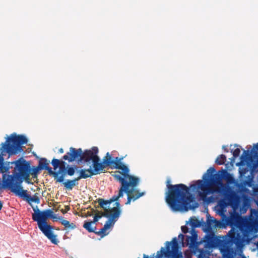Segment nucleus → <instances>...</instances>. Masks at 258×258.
<instances>
[{
	"label": "nucleus",
	"instance_id": "nucleus-1",
	"mask_svg": "<svg viewBox=\"0 0 258 258\" xmlns=\"http://www.w3.org/2000/svg\"><path fill=\"white\" fill-rule=\"evenodd\" d=\"M170 182L169 179L166 182L168 191L166 192L165 199L170 210L173 212L187 211L193 201L189 188L182 183L172 185Z\"/></svg>",
	"mask_w": 258,
	"mask_h": 258
},
{
	"label": "nucleus",
	"instance_id": "nucleus-2",
	"mask_svg": "<svg viewBox=\"0 0 258 258\" xmlns=\"http://www.w3.org/2000/svg\"><path fill=\"white\" fill-rule=\"evenodd\" d=\"M216 170L214 167H210L207 172L203 175V180H198L197 183L190 185V188L192 191L200 189L199 195L203 197L208 192V188L214 185H221L222 179H225L229 176V173L226 170L219 171L215 173Z\"/></svg>",
	"mask_w": 258,
	"mask_h": 258
},
{
	"label": "nucleus",
	"instance_id": "nucleus-3",
	"mask_svg": "<svg viewBox=\"0 0 258 258\" xmlns=\"http://www.w3.org/2000/svg\"><path fill=\"white\" fill-rule=\"evenodd\" d=\"M32 208L34 211L32 219L37 222L39 229L52 243L57 244L59 241L57 238V235L53 231V227L47 223V219L52 217L53 211L51 209L41 211L37 206Z\"/></svg>",
	"mask_w": 258,
	"mask_h": 258
},
{
	"label": "nucleus",
	"instance_id": "nucleus-4",
	"mask_svg": "<svg viewBox=\"0 0 258 258\" xmlns=\"http://www.w3.org/2000/svg\"><path fill=\"white\" fill-rule=\"evenodd\" d=\"M221 241L220 249L223 258H234L235 251L233 245L238 246L241 243L240 234L233 228L227 234V236ZM242 258H246L243 256Z\"/></svg>",
	"mask_w": 258,
	"mask_h": 258
},
{
	"label": "nucleus",
	"instance_id": "nucleus-5",
	"mask_svg": "<svg viewBox=\"0 0 258 258\" xmlns=\"http://www.w3.org/2000/svg\"><path fill=\"white\" fill-rule=\"evenodd\" d=\"M28 140L23 135H16L12 134L10 137H8L4 143L0 145V151L4 156L8 154L9 156L16 154L23 151L21 145L27 144Z\"/></svg>",
	"mask_w": 258,
	"mask_h": 258
},
{
	"label": "nucleus",
	"instance_id": "nucleus-6",
	"mask_svg": "<svg viewBox=\"0 0 258 258\" xmlns=\"http://www.w3.org/2000/svg\"><path fill=\"white\" fill-rule=\"evenodd\" d=\"M12 164H14L15 167L13 173L8 176L7 179H4L3 182H15V180L20 177L30 174V164L22 158L12 162Z\"/></svg>",
	"mask_w": 258,
	"mask_h": 258
},
{
	"label": "nucleus",
	"instance_id": "nucleus-7",
	"mask_svg": "<svg viewBox=\"0 0 258 258\" xmlns=\"http://www.w3.org/2000/svg\"><path fill=\"white\" fill-rule=\"evenodd\" d=\"M247 164L252 171L258 169V143L254 144L253 149L244 150L240 157V161L236 164L237 166H243Z\"/></svg>",
	"mask_w": 258,
	"mask_h": 258
},
{
	"label": "nucleus",
	"instance_id": "nucleus-8",
	"mask_svg": "<svg viewBox=\"0 0 258 258\" xmlns=\"http://www.w3.org/2000/svg\"><path fill=\"white\" fill-rule=\"evenodd\" d=\"M241 201V196L234 191L226 194L224 198L218 202L220 208L219 214L221 216H225L224 212L226 211L225 209L228 206H230L233 210L238 209L239 204Z\"/></svg>",
	"mask_w": 258,
	"mask_h": 258
},
{
	"label": "nucleus",
	"instance_id": "nucleus-9",
	"mask_svg": "<svg viewBox=\"0 0 258 258\" xmlns=\"http://www.w3.org/2000/svg\"><path fill=\"white\" fill-rule=\"evenodd\" d=\"M114 161L110 159H103V162H100L99 157H96L92 161V166L87 169V171L91 175H95L104 172L106 166L113 164Z\"/></svg>",
	"mask_w": 258,
	"mask_h": 258
},
{
	"label": "nucleus",
	"instance_id": "nucleus-10",
	"mask_svg": "<svg viewBox=\"0 0 258 258\" xmlns=\"http://www.w3.org/2000/svg\"><path fill=\"white\" fill-rule=\"evenodd\" d=\"M115 178L120 183L119 188L128 190V187L135 188L140 182V178L136 176H130V179H126L123 176L114 175Z\"/></svg>",
	"mask_w": 258,
	"mask_h": 258
},
{
	"label": "nucleus",
	"instance_id": "nucleus-11",
	"mask_svg": "<svg viewBox=\"0 0 258 258\" xmlns=\"http://www.w3.org/2000/svg\"><path fill=\"white\" fill-rule=\"evenodd\" d=\"M3 187L9 188L11 191L16 194V195L19 196L21 198H24L27 201L29 197H30V195L27 193V190L23 189L22 185L20 187H18L15 182H3Z\"/></svg>",
	"mask_w": 258,
	"mask_h": 258
},
{
	"label": "nucleus",
	"instance_id": "nucleus-12",
	"mask_svg": "<svg viewBox=\"0 0 258 258\" xmlns=\"http://www.w3.org/2000/svg\"><path fill=\"white\" fill-rule=\"evenodd\" d=\"M257 227H258V211L251 209L248 221L244 226V232L245 233H248Z\"/></svg>",
	"mask_w": 258,
	"mask_h": 258
},
{
	"label": "nucleus",
	"instance_id": "nucleus-13",
	"mask_svg": "<svg viewBox=\"0 0 258 258\" xmlns=\"http://www.w3.org/2000/svg\"><path fill=\"white\" fill-rule=\"evenodd\" d=\"M82 155V150L81 148L76 149L73 147H71L69 152L63 156V159L68 160L69 162H73L76 160L81 161Z\"/></svg>",
	"mask_w": 258,
	"mask_h": 258
},
{
	"label": "nucleus",
	"instance_id": "nucleus-14",
	"mask_svg": "<svg viewBox=\"0 0 258 258\" xmlns=\"http://www.w3.org/2000/svg\"><path fill=\"white\" fill-rule=\"evenodd\" d=\"M128 192L129 191L127 190L119 188L118 194L112 196L109 200L105 201L102 199H99V205L105 210H106L108 205L110 204L112 202L117 201L120 198L123 197L124 192Z\"/></svg>",
	"mask_w": 258,
	"mask_h": 258
},
{
	"label": "nucleus",
	"instance_id": "nucleus-15",
	"mask_svg": "<svg viewBox=\"0 0 258 258\" xmlns=\"http://www.w3.org/2000/svg\"><path fill=\"white\" fill-rule=\"evenodd\" d=\"M240 214L238 212V209L235 210H233V212L231 214L229 217L222 216L223 218H225V223L227 225L231 227L236 226L239 221L241 218Z\"/></svg>",
	"mask_w": 258,
	"mask_h": 258
},
{
	"label": "nucleus",
	"instance_id": "nucleus-16",
	"mask_svg": "<svg viewBox=\"0 0 258 258\" xmlns=\"http://www.w3.org/2000/svg\"><path fill=\"white\" fill-rule=\"evenodd\" d=\"M204 237L205 247H214L220 241L214 233L210 231Z\"/></svg>",
	"mask_w": 258,
	"mask_h": 258
},
{
	"label": "nucleus",
	"instance_id": "nucleus-17",
	"mask_svg": "<svg viewBox=\"0 0 258 258\" xmlns=\"http://www.w3.org/2000/svg\"><path fill=\"white\" fill-rule=\"evenodd\" d=\"M98 148L96 147H93L91 150H85L84 152H82L81 161H84L86 162H90L91 160L93 161L96 157H98Z\"/></svg>",
	"mask_w": 258,
	"mask_h": 258
},
{
	"label": "nucleus",
	"instance_id": "nucleus-18",
	"mask_svg": "<svg viewBox=\"0 0 258 258\" xmlns=\"http://www.w3.org/2000/svg\"><path fill=\"white\" fill-rule=\"evenodd\" d=\"M112 213L109 215L107 213H104L102 214V216L105 217H108V219L106 221L108 223H110L112 226L115 224V222L117 220L118 218L120 217L121 210H119L117 208H112L111 209Z\"/></svg>",
	"mask_w": 258,
	"mask_h": 258
},
{
	"label": "nucleus",
	"instance_id": "nucleus-19",
	"mask_svg": "<svg viewBox=\"0 0 258 258\" xmlns=\"http://www.w3.org/2000/svg\"><path fill=\"white\" fill-rule=\"evenodd\" d=\"M68 167H66L64 164H61L59 167V170L57 172H54L52 170V175L56 178V181L58 182H63L64 179V176L67 174V170Z\"/></svg>",
	"mask_w": 258,
	"mask_h": 258
},
{
	"label": "nucleus",
	"instance_id": "nucleus-20",
	"mask_svg": "<svg viewBox=\"0 0 258 258\" xmlns=\"http://www.w3.org/2000/svg\"><path fill=\"white\" fill-rule=\"evenodd\" d=\"M242 197V201L239 204V206L238 208V212L240 214H243L246 212L250 206L249 204V200L248 198L243 195L241 196Z\"/></svg>",
	"mask_w": 258,
	"mask_h": 258
},
{
	"label": "nucleus",
	"instance_id": "nucleus-21",
	"mask_svg": "<svg viewBox=\"0 0 258 258\" xmlns=\"http://www.w3.org/2000/svg\"><path fill=\"white\" fill-rule=\"evenodd\" d=\"M127 190L129 191L128 192H125L127 195V201L125 203L126 205L130 204L132 200L135 201V200H137L138 199H139V198L141 197L142 196H144L145 194V192H142L138 193V194H136L135 195L132 196V195L133 194L134 191H136L134 189V188L131 187V188H130V187H128Z\"/></svg>",
	"mask_w": 258,
	"mask_h": 258
},
{
	"label": "nucleus",
	"instance_id": "nucleus-22",
	"mask_svg": "<svg viewBox=\"0 0 258 258\" xmlns=\"http://www.w3.org/2000/svg\"><path fill=\"white\" fill-rule=\"evenodd\" d=\"M49 161H48L47 159L41 158L39 160L38 165L37 166L40 170H46L48 171L50 175H52V169L51 167H49Z\"/></svg>",
	"mask_w": 258,
	"mask_h": 258
},
{
	"label": "nucleus",
	"instance_id": "nucleus-23",
	"mask_svg": "<svg viewBox=\"0 0 258 258\" xmlns=\"http://www.w3.org/2000/svg\"><path fill=\"white\" fill-rule=\"evenodd\" d=\"M220 224L219 221L216 220L215 219L211 217L210 215L207 216V223L206 225V228L205 230V232H208L212 231L213 227H217Z\"/></svg>",
	"mask_w": 258,
	"mask_h": 258
},
{
	"label": "nucleus",
	"instance_id": "nucleus-24",
	"mask_svg": "<svg viewBox=\"0 0 258 258\" xmlns=\"http://www.w3.org/2000/svg\"><path fill=\"white\" fill-rule=\"evenodd\" d=\"M114 163L116 164V168L121 170L122 174L125 178L130 179V176H133V175L128 174L130 170L127 166L120 162L117 163L114 162Z\"/></svg>",
	"mask_w": 258,
	"mask_h": 258
},
{
	"label": "nucleus",
	"instance_id": "nucleus-25",
	"mask_svg": "<svg viewBox=\"0 0 258 258\" xmlns=\"http://www.w3.org/2000/svg\"><path fill=\"white\" fill-rule=\"evenodd\" d=\"M60 223L63 225L66 228L69 230H73L76 228V225L73 223H70L69 221L63 219L62 217H59L58 218Z\"/></svg>",
	"mask_w": 258,
	"mask_h": 258
},
{
	"label": "nucleus",
	"instance_id": "nucleus-26",
	"mask_svg": "<svg viewBox=\"0 0 258 258\" xmlns=\"http://www.w3.org/2000/svg\"><path fill=\"white\" fill-rule=\"evenodd\" d=\"M30 174L27 175L26 176H22L20 177V178H18L15 180V183H16L18 187H20V185H22V182L25 181L27 183L29 184H32V182H31L30 180Z\"/></svg>",
	"mask_w": 258,
	"mask_h": 258
},
{
	"label": "nucleus",
	"instance_id": "nucleus-27",
	"mask_svg": "<svg viewBox=\"0 0 258 258\" xmlns=\"http://www.w3.org/2000/svg\"><path fill=\"white\" fill-rule=\"evenodd\" d=\"M112 225L106 221L103 227L100 229L98 232H95V233L98 235H101L102 237L106 236L108 234V233L106 232V231L109 229Z\"/></svg>",
	"mask_w": 258,
	"mask_h": 258
},
{
	"label": "nucleus",
	"instance_id": "nucleus-28",
	"mask_svg": "<svg viewBox=\"0 0 258 258\" xmlns=\"http://www.w3.org/2000/svg\"><path fill=\"white\" fill-rule=\"evenodd\" d=\"M92 224L93 222L92 221H86L83 225V227L85 228L89 232L95 233V230L96 229V227H93Z\"/></svg>",
	"mask_w": 258,
	"mask_h": 258
},
{
	"label": "nucleus",
	"instance_id": "nucleus-29",
	"mask_svg": "<svg viewBox=\"0 0 258 258\" xmlns=\"http://www.w3.org/2000/svg\"><path fill=\"white\" fill-rule=\"evenodd\" d=\"M197 240L191 237L190 236H186V241L187 244H189L190 247H197L198 243L197 242Z\"/></svg>",
	"mask_w": 258,
	"mask_h": 258
},
{
	"label": "nucleus",
	"instance_id": "nucleus-30",
	"mask_svg": "<svg viewBox=\"0 0 258 258\" xmlns=\"http://www.w3.org/2000/svg\"><path fill=\"white\" fill-rule=\"evenodd\" d=\"M66 163L64 161L62 160H59L57 159H53L51 161V164L54 167V169L56 170L58 167H59L61 164H64Z\"/></svg>",
	"mask_w": 258,
	"mask_h": 258
},
{
	"label": "nucleus",
	"instance_id": "nucleus-31",
	"mask_svg": "<svg viewBox=\"0 0 258 258\" xmlns=\"http://www.w3.org/2000/svg\"><path fill=\"white\" fill-rule=\"evenodd\" d=\"M226 160V157L225 155L221 154L217 157L215 160V163L218 165H223Z\"/></svg>",
	"mask_w": 258,
	"mask_h": 258
},
{
	"label": "nucleus",
	"instance_id": "nucleus-32",
	"mask_svg": "<svg viewBox=\"0 0 258 258\" xmlns=\"http://www.w3.org/2000/svg\"><path fill=\"white\" fill-rule=\"evenodd\" d=\"M63 184L64 185L66 188L69 190H71L74 187V183L72 181V180H67L65 182H62Z\"/></svg>",
	"mask_w": 258,
	"mask_h": 258
},
{
	"label": "nucleus",
	"instance_id": "nucleus-33",
	"mask_svg": "<svg viewBox=\"0 0 258 258\" xmlns=\"http://www.w3.org/2000/svg\"><path fill=\"white\" fill-rule=\"evenodd\" d=\"M4 154L0 151V170H2L3 169H5V171H7L9 168L8 167H4Z\"/></svg>",
	"mask_w": 258,
	"mask_h": 258
},
{
	"label": "nucleus",
	"instance_id": "nucleus-34",
	"mask_svg": "<svg viewBox=\"0 0 258 258\" xmlns=\"http://www.w3.org/2000/svg\"><path fill=\"white\" fill-rule=\"evenodd\" d=\"M87 171V169H81L80 170V175L78 176L79 179H82V178H87L88 177H90L92 175L87 174L86 172Z\"/></svg>",
	"mask_w": 258,
	"mask_h": 258
},
{
	"label": "nucleus",
	"instance_id": "nucleus-35",
	"mask_svg": "<svg viewBox=\"0 0 258 258\" xmlns=\"http://www.w3.org/2000/svg\"><path fill=\"white\" fill-rule=\"evenodd\" d=\"M199 254L198 255V258H209V252L204 249H201L199 250Z\"/></svg>",
	"mask_w": 258,
	"mask_h": 258
},
{
	"label": "nucleus",
	"instance_id": "nucleus-36",
	"mask_svg": "<svg viewBox=\"0 0 258 258\" xmlns=\"http://www.w3.org/2000/svg\"><path fill=\"white\" fill-rule=\"evenodd\" d=\"M30 170L31 173L30 174L32 175L33 178H37L38 172L39 170H40V169H39V167L38 166L37 167H33V168H31L30 167Z\"/></svg>",
	"mask_w": 258,
	"mask_h": 258
},
{
	"label": "nucleus",
	"instance_id": "nucleus-37",
	"mask_svg": "<svg viewBox=\"0 0 258 258\" xmlns=\"http://www.w3.org/2000/svg\"><path fill=\"white\" fill-rule=\"evenodd\" d=\"M37 193H36L35 196L34 197H31L30 196V197H29L27 201L28 202H33L37 204L40 203V199L37 196Z\"/></svg>",
	"mask_w": 258,
	"mask_h": 258
},
{
	"label": "nucleus",
	"instance_id": "nucleus-38",
	"mask_svg": "<svg viewBox=\"0 0 258 258\" xmlns=\"http://www.w3.org/2000/svg\"><path fill=\"white\" fill-rule=\"evenodd\" d=\"M190 223L192 228L194 229L197 227H199L201 225V222L197 219L191 220Z\"/></svg>",
	"mask_w": 258,
	"mask_h": 258
},
{
	"label": "nucleus",
	"instance_id": "nucleus-39",
	"mask_svg": "<svg viewBox=\"0 0 258 258\" xmlns=\"http://www.w3.org/2000/svg\"><path fill=\"white\" fill-rule=\"evenodd\" d=\"M75 167H72L68 166V169L67 170V174L70 176H73L75 173Z\"/></svg>",
	"mask_w": 258,
	"mask_h": 258
},
{
	"label": "nucleus",
	"instance_id": "nucleus-40",
	"mask_svg": "<svg viewBox=\"0 0 258 258\" xmlns=\"http://www.w3.org/2000/svg\"><path fill=\"white\" fill-rule=\"evenodd\" d=\"M190 233L191 234V237L195 238V239L196 240L198 239V233L195 229L191 228V230L190 231Z\"/></svg>",
	"mask_w": 258,
	"mask_h": 258
},
{
	"label": "nucleus",
	"instance_id": "nucleus-41",
	"mask_svg": "<svg viewBox=\"0 0 258 258\" xmlns=\"http://www.w3.org/2000/svg\"><path fill=\"white\" fill-rule=\"evenodd\" d=\"M231 152L232 153L233 156H234V157H237L239 156L240 153V150L239 148H236L234 151L232 150Z\"/></svg>",
	"mask_w": 258,
	"mask_h": 258
},
{
	"label": "nucleus",
	"instance_id": "nucleus-42",
	"mask_svg": "<svg viewBox=\"0 0 258 258\" xmlns=\"http://www.w3.org/2000/svg\"><path fill=\"white\" fill-rule=\"evenodd\" d=\"M225 179H226L227 180V182L229 183H232L234 181V178L232 177V176L230 174H229V176H227Z\"/></svg>",
	"mask_w": 258,
	"mask_h": 258
},
{
	"label": "nucleus",
	"instance_id": "nucleus-43",
	"mask_svg": "<svg viewBox=\"0 0 258 258\" xmlns=\"http://www.w3.org/2000/svg\"><path fill=\"white\" fill-rule=\"evenodd\" d=\"M181 231L184 233H186L188 232V228L186 226H182L181 227Z\"/></svg>",
	"mask_w": 258,
	"mask_h": 258
},
{
	"label": "nucleus",
	"instance_id": "nucleus-44",
	"mask_svg": "<svg viewBox=\"0 0 258 258\" xmlns=\"http://www.w3.org/2000/svg\"><path fill=\"white\" fill-rule=\"evenodd\" d=\"M178 238L180 243H183L184 235L180 233L179 234Z\"/></svg>",
	"mask_w": 258,
	"mask_h": 258
},
{
	"label": "nucleus",
	"instance_id": "nucleus-45",
	"mask_svg": "<svg viewBox=\"0 0 258 258\" xmlns=\"http://www.w3.org/2000/svg\"><path fill=\"white\" fill-rule=\"evenodd\" d=\"M101 216L95 215L94 217L93 221H92V222H93V223H95L99 220V219L100 218H101Z\"/></svg>",
	"mask_w": 258,
	"mask_h": 258
},
{
	"label": "nucleus",
	"instance_id": "nucleus-46",
	"mask_svg": "<svg viewBox=\"0 0 258 258\" xmlns=\"http://www.w3.org/2000/svg\"><path fill=\"white\" fill-rule=\"evenodd\" d=\"M114 205L115 206V207H114L113 208H117L119 210H121L120 208V205L119 202L116 201L115 203H114Z\"/></svg>",
	"mask_w": 258,
	"mask_h": 258
},
{
	"label": "nucleus",
	"instance_id": "nucleus-47",
	"mask_svg": "<svg viewBox=\"0 0 258 258\" xmlns=\"http://www.w3.org/2000/svg\"><path fill=\"white\" fill-rule=\"evenodd\" d=\"M79 180H80V179H79L78 177L72 180L74 183V184H73L74 186L78 184V182L77 181Z\"/></svg>",
	"mask_w": 258,
	"mask_h": 258
},
{
	"label": "nucleus",
	"instance_id": "nucleus-48",
	"mask_svg": "<svg viewBox=\"0 0 258 258\" xmlns=\"http://www.w3.org/2000/svg\"><path fill=\"white\" fill-rule=\"evenodd\" d=\"M103 159H110V160H111V157L110 155L109 154V153L108 152L107 153L106 156L105 157H104Z\"/></svg>",
	"mask_w": 258,
	"mask_h": 258
},
{
	"label": "nucleus",
	"instance_id": "nucleus-49",
	"mask_svg": "<svg viewBox=\"0 0 258 258\" xmlns=\"http://www.w3.org/2000/svg\"><path fill=\"white\" fill-rule=\"evenodd\" d=\"M60 216H58L57 217V215L54 214V213L53 212V214H52V217H51V218L53 219H58L59 220L58 218Z\"/></svg>",
	"mask_w": 258,
	"mask_h": 258
},
{
	"label": "nucleus",
	"instance_id": "nucleus-50",
	"mask_svg": "<svg viewBox=\"0 0 258 258\" xmlns=\"http://www.w3.org/2000/svg\"><path fill=\"white\" fill-rule=\"evenodd\" d=\"M237 157H234V156H233L232 157H231V158H230V160L231 161V163H234L235 162V159Z\"/></svg>",
	"mask_w": 258,
	"mask_h": 258
},
{
	"label": "nucleus",
	"instance_id": "nucleus-51",
	"mask_svg": "<svg viewBox=\"0 0 258 258\" xmlns=\"http://www.w3.org/2000/svg\"><path fill=\"white\" fill-rule=\"evenodd\" d=\"M222 149L224 150L225 152H228V150L227 149L226 146H223Z\"/></svg>",
	"mask_w": 258,
	"mask_h": 258
},
{
	"label": "nucleus",
	"instance_id": "nucleus-52",
	"mask_svg": "<svg viewBox=\"0 0 258 258\" xmlns=\"http://www.w3.org/2000/svg\"><path fill=\"white\" fill-rule=\"evenodd\" d=\"M70 210V208L68 207V206H67L66 207V211H64L63 210H62V212L64 214L65 213H66L68 211H69Z\"/></svg>",
	"mask_w": 258,
	"mask_h": 258
},
{
	"label": "nucleus",
	"instance_id": "nucleus-53",
	"mask_svg": "<svg viewBox=\"0 0 258 258\" xmlns=\"http://www.w3.org/2000/svg\"><path fill=\"white\" fill-rule=\"evenodd\" d=\"M59 152L60 153H63V150L62 148H60L59 150Z\"/></svg>",
	"mask_w": 258,
	"mask_h": 258
},
{
	"label": "nucleus",
	"instance_id": "nucleus-54",
	"mask_svg": "<svg viewBox=\"0 0 258 258\" xmlns=\"http://www.w3.org/2000/svg\"><path fill=\"white\" fill-rule=\"evenodd\" d=\"M143 257L144 258H149V256L146 254H144Z\"/></svg>",
	"mask_w": 258,
	"mask_h": 258
},
{
	"label": "nucleus",
	"instance_id": "nucleus-55",
	"mask_svg": "<svg viewBox=\"0 0 258 258\" xmlns=\"http://www.w3.org/2000/svg\"><path fill=\"white\" fill-rule=\"evenodd\" d=\"M116 161L119 160V159H118V157H116Z\"/></svg>",
	"mask_w": 258,
	"mask_h": 258
},
{
	"label": "nucleus",
	"instance_id": "nucleus-56",
	"mask_svg": "<svg viewBox=\"0 0 258 258\" xmlns=\"http://www.w3.org/2000/svg\"><path fill=\"white\" fill-rule=\"evenodd\" d=\"M234 146L235 147H237V146H238L237 144H235V145H234Z\"/></svg>",
	"mask_w": 258,
	"mask_h": 258
},
{
	"label": "nucleus",
	"instance_id": "nucleus-57",
	"mask_svg": "<svg viewBox=\"0 0 258 258\" xmlns=\"http://www.w3.org/2000/svg\"><path fill=\"white\" fill-rule=\"evenodd\" d=\"M2 209L0 207V211H1V210H2Z\"/></svg>",
	"mask_w": 258,
	"mask_h": 258
}]
</instances>
